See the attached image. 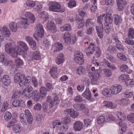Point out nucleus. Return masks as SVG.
Returning <instances> with one entry per match:
<instances>
[{"label": "nucleus", "instance_id": "obj_23", "mask_svg": "<svg viewBox=\"0 0 134 134\" xmlns=\"http://www.w3.org/2000/svg\"><path fill=\"white\" fill-rule=\"evenodd\" d=\"M51 76L54 78H57V68L55 65L53 66L50 71Z\"/></svg>", "mask_w": 134, "mask_h": 134}, {"label": "nucleus", "instance_id": "obj_16", "mask_svg": "<svg viewBox=\"0 0 134 134\" xmlns=\"http://www.w3.org/2000/svg\"><path fill=\"white\" fill-rule=\"evenodd\" d=\"M47 26L49 30H53L54 33L57 31L55 24L54 22L52 21H49L48 22Z\"/></svg>", "mask_w": 134, "mask_h": 134}, {"label": "nucleus", "instance_id": "obj_39", "mask_svg": "<svg viewBox=\"0 0 134 134\" xmlns=\"http://www.w3.org/2000/svg\"><path fill=\"white\" fill-rule=\"evenodd\" d=\"M128 36L129 38L133 39L134 38V29L130 28L128 30Z\"/></svg>", "mask_w": 134, "mask_h": 134}, {"label": "nucleus", "instance_id": "obj_20", "mask_svg": "<svg viewBox=\"0 0 134 134\" xmlns=\"http://www.w3.org/2000/svg\"><path fill=\"white\" fill-rule=\"evenodd\" d=\"M53 52L55 53L59 52L62 50L63 46L62 43L56 42L55 43L54 46H53Z\"/></svg>", "mask_w": 134, "mask_h": 134}, {"label": "nucleus", "instance_id": "obj_36", "mask_svg": "<svg viewBox=\"0 0 134 134\" xmlns=\"http://www.w3.org/2000/svg\"><path fill=\"white\" fill-rule=\"evenodd\" d=\"M25 116L28 118V121L29 122H32L33 118L32 116L31 113L30 112V111L26 109L25 110Z\"/></svg>", "mask_w": 134, "mask_h": 134}, {"label": "nucleus", "instance_id": "obj_17", "mask_svg": "<svg viewBox=\"0 0 134 134\" xmlns=\"http://www.w3.org/2000/svg\"><path fill=\"white\" fill-rule=\"evenodd\" d=\"M19 118L21 122L23 125H26L27 122L29 124H31L32 122H29L28 121V118L25 116V114L24 113L21 114L20 115Z\"/></svg>", "mask_w": 134, "mask_h": 134}, {"label": "nucleus", "instance_id": "obj_13", "mask_svg": "<svg viewBox=\"0 0 134 134\" xmlns=\"http://www.w3.org/2000/svg\"><path fill=\"white\" fill-rule=\"evenodd\" d=\"M83 127V124L79 121H76L73 124L74 130L76 131H81Z\"/></svg>", "mask_w": 134, "mask_h": 134}, {"label": "nucleus", "instance_id": "obj_54", "mask_svg": "<svg viewBox=\"0 0 134 134\" xmlns=\"http://www.w3.org/2000/svg\"><path fill=\"white\" fill-rule=\"evenodd\" d=\"M9 106V104L6 102H4L3 104V106L1 109L2 112H4L5 111Z\"/></svg>", "mask_w": 134, "mask_h": 134}, {"label": "nucleus", "instance_id": "obj_42", "mask_svg": "<svg viewBox=\"0 0 134 134\" xmlns=\"http://www.w3.org/2000/svg\"><path fill=\"white\" fill-rule=\"evenodd\" d=\"M129 76L127 75L122 74L119 77V80L121 82H124L129 79Z\"/></svg>", "mask_w": 134, "mask_h": 134}, {"label": "nucleus", "instance_id": "obj_9", "mask_svg": "<svg viewBox=\"0 0 134 134\" xmlns=\"http://www.w3.org/2000/svg\"><path fill=\"white\" fill-rule=\"evenodd\" d=\"M111 93L112 94H116L120 92L122 89V87L120 85H114L111 87Z\"/></svg>", "mask_w": 134, "mask_h": 134}, {"label": "nucleus", "instance_id": "obj_4", "mask_svg": "<svg viewBox=\"0 0 134 134\" xmlns=\"http://www.w3.org/2000/svg\"><path fill=\"white\" fill-rule=\"evenodd\" d=\"M48 5V9L50 11L58 12L65 11V10H62L61 5L59 3L57 2L51 1L49 3Z\"/></svg>", "mask_w": 134, "mask_h": 134}, {"label": "nucleus", "instance_id": "obj_3", "mask_svg": "<svg viewBox=\"0 0 134 134\" xmlns=\"http://www.w3.org/2000/svg\"><path fill=\"white\" fill-rule=\"evenodd\" d=\"M63 38L65 42L68 45L74 44L77 40L76 36L75 34L71 36L69 32H66L63 34Z\"/></svg>", "mask_w": 134, "mask_h": 134}, {"label": "nucleus", "instance_id": "obj_7", "mask_svg": "<svg viewBox=\"0 0 134 134\" xmlns=\"http://www.w3.org/2000/svg\"><path fill=\"white\" fill-rule=\"evenodd\" d=\"M75 61L80 65L84 63L83 56L82 53L79 51L75 52L74 54Z\"/></svg>", "mask_w": 134, "mask_h": 134}, {"label": "nucleus", "instance_id": "obj_22", "mask_svg": "<svg viewBox=\"0 0 134 134\" xmlns=\"http://www.w3.org/2000/svg\"><path fill=\"white\" fill-rule=\"evenodd\" d=\"M9 27L11 31L14 32L16 31L18 28L17 23L14 21H12L9 23Z\"/></svg>", "mask_w": 134, "mask_h": 134}, {"label": "nucleus", "instance_id": "obj_30", "mask_svg": "<svg viewBox=\"0 0 134 134\" xmlns=\"http://www.w3.org/2000/svg\"><path fill=\"white\" fill-rule=\"evenodd\" d=\"M64 59L63 55L61 54L59 55L55 60V62L57 64H60L64 61Z\"/></svg>", "mask_w": 134, "mask_h": 134}, {"label": "nucleus", "instance_id": "obj_63", "mask_svg": "<svg viewBox=\"0 0 134 134\" xmlns=\"http://www.w3.org/2000/svg\"><path fill=\"white\" fill-rule=\"evenodd\" d=\"M76 6V2L73 1H70L68 3V7L71 8H72L75 7Z\"/></svg>", "mask_w": 134, "mask_h": 134}, {"label": "nucleus", "instance_id": "obj_24", "mask_svg": "<svg viewBox=\"0 0 134 134\" xmlns=\"http://www.w3.org/2000/svg\"><path fill=\"white\" fill-rule=\"evenodd\" d=\"M83 96L88 100H90L91 97V93L88 88H86L84 92L82 94Z\"/></svg>", "mask_w": 134, "mask_h": 134}, {"label": "nucleus", "instance_id": "obj_47", "mask_svg": "<svg viewBox=\"0 0 134 134\" xmlns=\"http://www.w3.org/2000/svg\"><path fill=\"white\" fill-rule=\"evenodd\" d=\"M47 104L49 105V107L51 108H52L53 106L54 102L52 101L51 97L48 96L47 98Z\"/></svg>", "mask_w": 134, "mask_h": 134}, {"label": "nucleus", "instance_id": "obj_58", "mask_svg": "<svg viewBox=\"0 0 134 134\" xmlns=\"http://www.w3.org/2000/svg\"><path fill=\"white\" fill-rule=\"evenodd\" d=\"M17 120L16 119L14 118H12L11 121L9 123L8 125L7 126V127H9L12 126L16 122Z\"/></svg>", "mask_w": 134, "mask_h": 134}, {"label": "nucleus", "instance_id": "obj_11", "mask_svg": "<svg viewBox=\"0 0 134 134\" xmlns=\"http://www.w3.org/2000/svg\"><path fill=\"white\" fill-rule=\"evenodd\" d=\"M96 45L93 43H91L89 47L87 48L86 54L87 56H90L92 54L95 50Z\"/></svg>", "mask_w": 134, "mask_h": 134}, {"label": "nucleus", "instance_id": "obj_41", "mask_svg": "<svg viewBox=\"0 0 134 134\" xmlns=\"http://www.w3.org/2000/svg\"><path fill=\"white\" fill-rule=\"evenodd\" d=\"M125 84L126 86L128 87H132L134 86V80L130 79L126 81Z\"/></svg>", "mask_w": 134, "mask_h": 134}, {"label": "nucleus", "instance_id": "obj_21", "mask_svg": "<svg viewBox=\"0 0 134 134\" xmlns=\"http://www.w3.org/2000/svg\"><path fill=\"white\" fill-rule=\"evenodd\" d=\"M2 82L5 86L9 85L11 83V80L9 76L7 75H4L3 77Z\"/></svg>", "mask_w": 134, "mask_h": 134}, {"label": "nucleus", "instance_id": "obj_15", "mask_svg": "<svg viewBox=\"0 0 134 134\" xmlns=\"http://www.w3.org/2000/svg\"><path fill=\"white\" fill-rule=\"evenodd\" d=\"M119 11L122 10L127 4L125 0H116Z\"/></svg>", "mask_w": 134, "mask_h": 134}, {"label": "nucleus", "instance_id": "obj_1", "mask_svg": "<svg viewBox=\"0 0 134 134\" xmlns=\"http://www.w3.org/2000/svg\"><path fill=\"white\" fill-rule=\"evenodd\" d=\"M31 77L29 76H27L25 77L24 75H21L19 73L16 74L14 76L15 82L16 83L18 82L21 87L28 86Z\"/></svg>", "mask_w": 134, "mask_h": 134}, {"label": "nucleus", "instance_id": "obj_26", "mask_svg": "<svg viewBox=\"0 0 134 134\" xmlns=\"http://www.w3.org/2000/svg\"><path fill=\"white\" fill-rule=\"evenodd\" d=\"M114 22L116 25H119L121 23L122 19L121 17L117 14L114 15Z\"/></svg>", "mask_w": 134, "mask_h": 134}, {"label": "nucleus", "instance_id": "obj_33", "mask_svg": "<svg viewBox=\"0 0 134 134\" xmlns=\"http://www.w3.org/2000/svg\"><path fill=\"white\" fill-rule=\"evenodd\" d=\"M41 56L39 52L38 51H35L33 52L32 59L36 60H40Z\"/></svg>", "mask_w": 134, "mask_h": 134}, {"label": "nucleus", "instance_id": "obj_19", "mask_svg": "<svg viewBox=\"0 0 134 134\" xmlns=\"http://www.w3.org/2000/svg\"><path fill=\"white\" fill-rule=\"evenodd\" d=\"M97 32L98 36L100 38H102L103 36V24H101L96 27Z\"/></svg>", "mask_w": 134, "mask_h": 134}, {"label": "nucleus", "instance_id": "obj_2", "mask_svg": "<svg viewBox=\"0 0 134 134\" xmlns=\"http://www.w3.org/2000/svg\"><path fill=\"white\" fill-rule=\"evenodd\" d=\"M24 16L26 18H21L19 23L23 28L26 29L29 25L30 23H32L34 22L35 18L32 14L29 12H26Z\"/></svg>", "mask_w": 134, "mask_h": 134}, {"label": "nucleus", "instance_id": "obj_53", "mask_svg": "<svg viewBox=\"0 0 134 134\" xmlns=\"http://www.w3.org/2000/svg\"><path fill=\"white\" fill-rule=\"evenodd\" d=\"M32 90V88L31 87H28L26 88L23 91L22 94L26 96V95H27L28 93H29L30 91H31Z\"/></svg>", "mask_w": 134, "mask_h": 134}, {"label": "nucleus", "instance_id": "obj_49", "mask_svg": "<svg viewBox=\"0 0 134 134\" xmlns=\"http://www.w3.org/2000/svg\"><path fill=\"white\" fill-rule=\"evenodd\" d=\"M105 121V118L103 116H100L97 119V121L98 123L100 124L103 123Z\"/></svg>", "mask_w": 134, "mask_h": 134}, {"label": "nucleus", "instance_id": "obj_50", "mask_svg": "<svg viewBox=\"0 0 134 134\" xmlns=\"http://www.w3.org/2000/svg\"><path fill=\"white\" fill-rule=\"evenodd\" d=\"M26 5L28 7L33 8L35 7L36 3L35 2L32 1H27L26 3Z\"/></svg>", "mask_w": 134, "mask_h": 134}, {"label": "nucleus", "instance_id": "obj_59", "mask_svg": "<svg viewBox=\"0 0 134 134\" xmlns=\"http://www.w3.org/2000/svg\"><path fill=\"white\" fill-rule=\"evenodd\" d=\"M15 62L18 67L22 66L24 64L23 61L20 59H16L15 60Z\"/></svg>", "mask_w": 134, "mask_h": 134}, {"label": "nucleus", "instance_id": "obj_44", "mask_svg": "<svg viewBox=\"0 0 134 134\" xmlns=\"http://www.w3.org/2000/svg\"><path fill=\"white\" fill-rule=\"evenodd\" d=\"M21 130V128L19 125L16 124L13 126V131L15 133L20 132Z\"/></svg>", "mask_w": 134, "mask_h": 134}, {"label": "nucleus", "instance_id": "obj_56", "mask_svg": "<svg viewBox=\"0 0 134 134\" xmlns=\"http://www.w3.org/2000/svg\"><path fill=\"white\" fill-rule=\"evenodd\" d=\"M85 68L82 66H80L77 70V73L79 74H83L85 71Z\"/></svg>", "mask_w": 134, "mask_h": 134}, {"label": "nucleus", "instance_id": "obj_37", "mask_svg": "<svg viewBox=\"0 0 134 134\" xmlns=\"http://www.w3.org/2000/svg\"><path fill=\"white\" fill-rule=\"evenodd\" d=\"M75 20H77L78 23V28L79 29H81L82 28L85 26V23L84 21L82 19H80L79 18H78V19L75 18Z\"/></svg>", "mask_w": 134, "mask_h": 134}, {"label": "nucleus", "instance_id": "obj_5", "mask_svg": "<svg viewBox=\"0 0 134 134\" xmlns=\"http://www.w3.org/2000/svg\"><path fill=\"white\" fill-rule=\"evenodd\" d=\"M16 48L18 54L19 55L23 54L28 49V47L26 43L21 41L18 43L17 46H16Z\"/></svg>", "mask_w": 134, "mask_h": 134}, {"label": "nucleus", "instance_id": "obj_45", "mask_svg": "<svg viewBox=\"0 0 134 134\" xmlns=\"http://www.w3.org/2000/svg\"><path fill=\"white\" fill-rule=\"evenodd\" d=\"M115 46L119 51H124L125 48L122 44L121 42H120L118 43H115Z\"/></svg>", "mask_w": 134, "mask_h": 134}, {"label": "nucleus", "instance_id": "obj_10", "mask_svg": "<svg viewBox=\"0 0 134 134\" xmlns=\"http://www.w3.org/2000/svg\"><path fill=\"white\" fill-rule=\"evenodd\" d=\"M0 32L2 33L4 36L9 37L11 34V32L8 28L5 25L3 27L0 26Z\"/></svg>", "mask_w": 134, "mask_h": 134}, {"label": "nucleus", "instance_id": "obj_29", "mask_svg": "<svg viewBox=\"0 0 134 134\" xmlns=\"http://www.w3.org/2000/svg\"><path fill=\"white\" fill-rule=\"evenodd\" d=\"M71 29V26L69 24H66L62 26L60 28V30L62 32L64 31H69Z\"/></svg>", "mask_w": 134, "mask_h": 134}, {"label": "nucleus", "instance_id": "obj_64", "mask_svg": "<svg viewBox=\"0 0 134 134\" xmlns=\"http://www.w3.org/2000/svg\"><path fill=\"white\" fill-rule=\"evenodd\" d=\"M127 118L129 121L133 123L134 122V113H132L127 116Z\"/></svg>", "mask_w": 134, "mask_h": 134}, {"label": "nucleus", "instance_id": "obj_27", "mask_svg": "<svg viewBox=\"0 0 134 134\" xmlns=\"http://www.w3.org/2000/svg\"><path fill=\"white\" fill-rule=\"evenodd\" d=\"M41 98V96L39 92L37 90H35L34 91L33 96L32 97V99L35 101H37Z\"/></svg>", "mask_w": 134, "mask_h": 134}, {"label": "nucleus", "instance_id": "obj_32", "mask_svg": "<svg viewBox=\"0 0 134 134\" xmlns=\"http://www.w3.org/2000/svg\"><path fill=\"white\" fill-rule=\"evenodd\" d=\"M117 116L118 118L122 121L124 120L126 118V115L124 113L118 111L117 113Z\"/></svg>", "mask_w": 134, "mask_h": 134}, {"label": "nucleus", "instance_id": "obj_14", "mask_svg": "<svg viewBox=\"0 0 134 134\" xmlns=\"http://www.w3.org/2000/svg\"><path fill=\"white\" fill-rule=\"evenodd\" d=\"M13 106L14 107H23L25 105V102L21 99L16 100L13 101L12 103Z\"/></svg>", "mask_w": 134, "mask_h": 134}, {"label": "nucleus", "instance_id": "obj_28", "mask_svg": "<svg viewBox=\"0 0 134 134\" xmlns=\"http://www.w3.org/2000/svg\"><path fill=\"white\" fill-rule=\"evenodd\" d=\"M47 91L46 88L44 87H41L40 90V94L41 96L42 99L45 98L47 94Z\"/></svg>", "mask_w": 134, "mask_h": 134}, {"label": "nucleus", "instance_id": "obj_40", "mask_svg": "<svg viewBox=\"0 0 134 134\" xmlns=\"http://www.w3.org/2000/svg\"><path fill=\"white\" fill-rule=\"evenodd\" d=\"M108 51L112 54H114L117 52V49L114 46H110L108 48Z\"/></svg>", "mask_w": 134, "mask_h": 134}, {"label": "nucleus", "instance_id": "obj_46", "mask_svg": "<svg viewBox=\"0 0 134 134\" xmlns=\"http://www.w3.org/2000/svg\"><path fill=\"white\" fill-rule=\"evenodd\" d=\"M41 15V18L44 21H46L48 18V15L46 12H43Z\"/></svg>", "mask_w": 134, "mask_h": 134}, {"label": "nucleus", "instance_id": "obj_8", "mask_svg": "<svg viewBox=\"0 0 134 134\" xmlns=\"http://www.w3.org/2000/svg\"><path fill=\"white\" fill-rule=\"evenodd\" d=\"M89 73V76L91 80L94 81H97L99 80L101 77L100 70H95L94 74L91 71Z\"/></svg>", "mask_w": 134, "mask_h": 134}, {"label": "nucleus", "instance_id": "obj_6", "mask_svg": "<svg viewBox=\"0 0 134 134\" xmlns=\"http://www.w3.org/2000/svg\"><path fill=\"white\" fill-rule=\"evenodd\" d=\"M5 50L6 52L9 53L13 58L16 57L18 55V52L16 48L13 47L10 43H6L5 46Z\"/></svg>", "mask_w": 134, "mask_h": 134}, {"label": "nucleus", "instance_id": "obj_57", "mask_svg": "<svg viewBox=\"0 0 134 134\" xmlns=\"http://www.w3.org/2000/svg\"><path fill=\"white\" fill-rule=\"evenodd\" d=\"M125 43L130 45L133 46L134 45V41L132 40L126 38L125 40ZM134 49V46L133 47Z\"/></svg>", "mask_w": 134, "mask_h": 134}, {"label": "nucleus", "instance_id": "obj_55", "mask_svg": "<svg viewBox=\"0 0 134 134\" xmlns=\"http://www.w3.org/2000/svg\"><path fill=\"white\" fill-rule=\"evenodd\" d=\"M85 125L87 127H90L91 125L92 120L89 119H85L83 120Z\"/></svg>", "mask_w": 134, "mask_h": 134}, {"label": "nucleus", "instance_id": "obj_61", "mask_svg": "<svg viewBox=\"0 0 134 134\" xmlns=\"http://www.w3.org/2000/svg\"><path fill=\"white\" fill-rule=\"evenodd\" d=\"M105 2L107 5L110 6L113 5L115 3L114 0H105Z\"/></svg>", "mask_w": 134, "mask_h": 134}, {"label": "nucleus", "instance_id": "obj_12", "mask_svg": "<svg viewBox=\"0 0 134 134\" xmlns=\"http://www.w3.org/2000/svg\"><path fill=\"white\" fill-rule=\"evenodd\" d=\"M37 35L39 37H42L44 35V30L42 26L40 24H37Z\"/></svg>", "mask_w": 134, "mask_h": 134}, {"label": "nucleus", "instance_id": "obj_60", "mask_svg": "<svg viewBox=\"0 0 134 134\" xmlns=\"http://www.w3.org/2000/svg\"><path fill=\"white\" fill-rule=\"evenodd\" d=\"M103 71L107 77H109L111 75V71L107 69H103Z\"/></svg>", "mask_w": 134, "mask_h": 134}, {"label": "nucleus", "instance_id": "obj_31", "mask_svg": "<svg viewBox=\"0 0 134 134\" xmlns=\"http://www.w3.org/2000/svg\"><path fill=\"white\" fill-rule=\"evenodd\" d=\"M93 64L94 65V66H91L90 65H89L88 66V70L89 71H91V70L92 71H95V70L97 71L98 70H99V69H98V68L100 64L99 65V64L97 62L94 63Z\"/></svg>", "mask_w": 134, "mask_h": 134}, {"label": "nucleus", "instance_id": "obj_48", "mask_svg": "<svg viewBox=\"0 0 134 134\" xmlns=\"http://www.w3.org/2000/svg\"><path fill=\"white\" fill-rule=\"evenodd\" d=\"M21 92L19 90H17L15 91L14 94L12 96V98L13 99L18 98H19L21 94Z\"/></svg>", "mask_w": 134, "mask_h": 134}, {"label": "nucleus", "instance_id": "obj_18", "mask_svg": "<svg viewBox=\"0 0 134 134\" xmlns=\"http://www.w3.org/2000/svg\"><path fill=\"white\" fill-rule=\"evenodd\" d=\"M65 114H69L71 116L74 118H77L79 115L75 113L74 110L73 109H67L64 110Z\"/></svg>", "mask_w": 134, "mask_h": 134}, {"label": "nucleus", "instance_id": "obj_51", "mask_svg": "<svg viewBox=\"0 0 134 134\" xmlns=\"http://www.w3.org/2000/svg\"><path fill=\"white\" fill-rule=\"evenodd\" d=\"M93 25L94 22L91 19H88L86 20L85 25L87 27L93 26Z\"/></svg>", "mask_w": 134, "mask_h": 134}, {"label": "nucleus", "instance_id": "obj_34", "mask_svg": "<svg viewBox=\"0 0 134 134\" xmlns=\"http://www.w3.org/2000/svg\"><path fill=\"white\" fill-rule=\"evenodd\" d=\"M117 57L120 60L123 61H126L127 58L126 56L124 54L120 53H118L117 54Z\"/></svg>", "mask_w": 134, "mask_h": 134}, {"label": "nucleus", "instance_id": "obj_62", "mask_svg": "<svg viewBox=\"0 0 134 134\" xmlns=\"http://www.w3.org/2000/svg\"><path fill=\"white\" fill-rule=\"evenodd\" d=\"M13 63V61L6 59L4 61L3 64L5 66H9L12 65Z\"/></svg>", "mask_w": 134, "mask_h": 134}, {"label": "nucleus", "instance_id": "obj_38", "mask_svg": "<svg viewBox=\"0 0 134 134\" xmlns=\"http://www.w3.org/2000/svg\"><path fill=\"white\" fill-rule=\"evenodd\" d=\"M130 101L129 99H122L118 100V104L123 106L126 105Z\"/></svg>", "mask_w": 134, "mask_h": 134}, {"label": "nucleus", "instance_id": "obj_35", "mask_svg": "<svg viewBox=\"0 0 134 134\" xmlns=\"http://www.w3.org/2000/svg\"><path fill=\"white\" fill-rule=\"evenodd\" d=\"M110 89L105 88L102 91V94L106 97H110L112 94Z\"/></svg>", "mask_w": 134, "mask_h": 134}, {"label": "nucleus", "instance_id": "obj_43", "mask_svg": "<svg viewBox=\"0 0 134 134\" xmlns=\"http://www.w3.org/2000/svg\"><path fill=\"white\" fill-rule=\"evenodd\" d=\"M104 18L105 21L107 25H108L109 24H111L113 22V18L111 16H105Z\"/></svg>", "mask_w": 134, "mask_h": 134}, {"label": "nucleus", "instance_id": "obj_52", "mask_svg": "<svg viewBox=\"0 0 134 134\" xmlns=\"http://www.w3.org/2000/svg\"><path fill=\"white\" fill-rule=\"evenodd\" d=\"M12 117V114L9 112L6 111L4 115V119L6 121H8L10 120Z\"/></svg>", "mask_w": 134, "mask_h": 134}, {"label": "nucleus", "instance_id": "obj_25", "mask_svg": "<svg viewBox=\"0 0 134 134\" xmlns=\"http://www.w3.org/2000/svg\"><path fill=\"white\" fill-rule=\"evenodd\" d=\"M103 104L104 105L107 107L112 109L115 108L117 107L116 104H113L112 102L108 101H104Z\"/></svg>", "mask_w": 134, "mask_h": 134}]
</instances>
